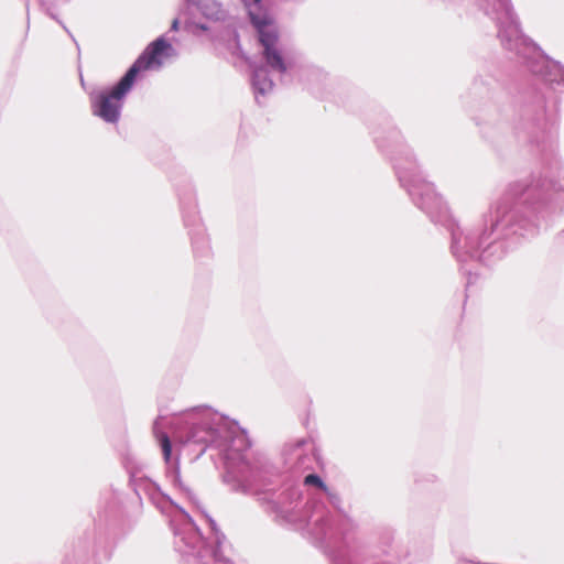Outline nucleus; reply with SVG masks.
<instances>
[{
	"label": "nucleus",
	"mask_w": 564,
	"mask_h": 564,
	"mask_svg": "<svg viewBox=\"0 0 564 564\" xmlns=\"http://www.w3.org/2000/svg\"><path fill=\"white\" fill-rule=\"evenodd\" d=\"M305 482L306 484H314V485H317L319 487H324V484L323 481L321 480V478L316 475H308L306 476L305 478Z\"/></svg>",
	"instance_id": "423d86ee"
},
{
	"label": "nucleus",
	"mask_w": 564,
	"mask_h": 564,
	"mask_svg": "<svg viewBox=\"0 0 564 564\" xmlns=\"http://www.w3.org/2000/svg\"><path fill=\"white\" fill-rule=\"evenodd\" d=\"M246 6L251 23L258 31L268 65L280 73L286 72L288 65L278 47L279 33L272 15L262 7L261 0H251Z\"/></svg>",
	"instance_id": "f03ea898"
},
{
	"label": "nucleus",
	"mask_w": 564,
	"mask_h": 564,
	"mask_svg": "<svg viewBox=\"0 0 564 564\" xmlns=\"http://www.w3.org/2000/svg\"><path fill=\"white\" fill-rule=\"evenodd\" d=\"M161 444H162V449H163V453H164V457L167 460L170 458V455H171V443L169 441V437L167 436H163L162 441H161Z\"/></svg>",
	"instance_id": "39448f33"
},
{
	"label": "nucleus",
	"mask_w": 564,
	"mask_h": 564,
	"mask_svg": "<svg viewBox=\"0 0 564 564\" xmlns=\"http://www.w3.org/2000/svg\"><path fill=\"white\" fill-rule=\"evenodd\" d=\"M500 36L507 42L514 41V46H510V48L518 50V43L524 42V39L521 36L519 28L516 23H511L507 30H502L500 32Z\"/></svg>",
	"instance_id": "20e7f679"
},
{
	"label": "nucleus",
	"mask_w": 564,
	"mask_h": 564,
	"mask_svg": "<svg viewBox=\"0 0 564 564\" xmlns=\"http://www.w3.org/2000/svg\"><path fill=\"white\" fill-rule=\"evenodd\" d=\"M170 43L159 39L141 55L119 84L109 93H101L93 100V112L106 122L115 123L120 117L122 100L131 88L137 74L145 69H156L174 56Z\"/></svg>",
	"instance_id": "f257e3e1"
},
{
	"label": "nucleus",
	"mask_w": 564,
	"mask_h": 564,
	"mask_svg": "<svg viewBox=\"0 0 564 564\" xmlns=\"http://www.w3.org/2000/svg\"><path fill=\"white\" fill-rule=\"evenodd\" d=\"M178 25H180V20L178 19H174L173 22H172V30L173 31H177L178 30Z\"/></svg>",
	"instance_id": "0eeeda50"
},
{
	"label": "nucleus",
	"mask_w": 564,
	"mask_h": 564,
	"mask_svg": "<svg viewBox=\"0 0 564 564\" xmlns=\"http://www.w3.org/2000/svg\"><path fill=\"white\" fill-rule=\"evenodd\" d=\"M252 85L257 97L271 91L273 87V83L267 76V70L262 68L254 70Z\"/></svg>",
	"instance_id": "7ed1b4c3"
}]
</instances>
